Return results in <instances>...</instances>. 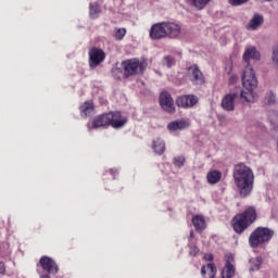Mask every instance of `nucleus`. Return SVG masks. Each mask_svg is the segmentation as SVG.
Instances as JSON below:
<instances>
[{"mask_svg":"<svg viewBox=\"0 0 278 278\" xmlns=\"http://www.w3.org/2000/svg\"><path fill=\"white\" fill-rule=\"evenodd\" d=\"M232 177L235 186L239 189L241 197L247 198L253 190L254 175L253 169L244 163H239L233 166Z\"/></svg>","mask_w":278,"mask_h":278,"instance_id":"obj_1","label":"nucleus"},{"mask_svg":"<svg viewBox=\"0 0 278 278\" xmlns=\"http://www.w3.org/2000/svg\"><path fill=\"white\" fill-rule=\"evenodd\" d=\"M181 26L173 22H162L152 25L150 38L152 40H162V38H179Z\"/></svg>","mask_w":278,"mask_h":278,"instance_id":"obj_2","label":"nucleus"},{"mask_svg":"<svg viewBox=\"0 0 278 278\" xmlns=\"http://www.w3.org/2000/svg\"><path fill=\"white\" fill-rule=\"evenodd\" d=\"M257 220L255 207L247 208L242 214L236 215L232 219V229L236 233H243Z\"/></svg>","mask_w":278,"mask_h":278,"instance_id":"obj_3","label":"nucleus"},{"mask_svg":"<svg viewBox=\"0 0 278 278\" xmlns=\"http://www.w3.org/2000/svg\"><path fill=\"white\" fill-rule=\"evenodd\" d=\"M274 236H275L274 230L266 227H257L250 235L249 244L252 249H257V247H262V244H266V242H270Z\"/></svg>","mask_w":278,"mask_h":278,"instance_id":"obj_4","label":"nucleus"},{"mask_svg":"<svg viewBox=\"0 0 278 278\" xmlns=\"http://www.w3.org/2000/svg\"><path fill=\"white\" fill-rule=\"evenodd\" d=\"M237 99L242 101V103H251L249 93H245L242 89H237L236 91H230L222 99L223 110H226V112H233V110H236L233 101H237Z\"/></svg>","mask_w":278,"mask_h":278,"instance_id":"obj_5","label":"nucleus"},{"mask_svg":"<svg viewBox=\"0 0 278 278\" xmlns=\"http://www.w3.org/2000/svg\"><path fill=\"white\" fill-rule=\"evenodd\" d=\"M242 86L245 88V94L248 98L251 99L253 97V91L257 88V77L255 76V72L253 71L252 66H245L243 74H242Z\"/></svg>","mask_w":278,"mask_h":278,"instance_id":"obj_6","label":"nucleus"},{"mask_svg":"<svg viewBox=\"0 0 278 278\" xmlns=\"http://www.w3.org/2000/svg\"><path fill=\"white\" fill-rule=\"evenodd\" d=\"M114 118H121V112L116 111L99 115L93 119V129H99V127H108V125H112Z\"/></svg>","mask_w":278,"mask_h":278,"instance_id":"obj_7","label":"nucleus"},{"mask_svg":"<svg viewBox=\"0 0 278 278\" xmlns=\"http://www.w3.org/2000/svg\"><path fill=\"white\" fill-rule=\"evenodd\" d=\"M161 108L168 112V114H175V101L168 91H163L159 98Z\"/></svg>","mask_w":278,"mask_h":278,"instance_id":"obj_8","label":"nucleus"},{"mask_svg":"<svg viewBox=\"0 0 278 278\" xmlns=\"http://www.w3.org/2000/svg\"><path fill=\"white\" fill-rule=\"evenodd\" d=\"M242 60L248 64L247 66H251V60L260 62V60H262V54L255 46H247L242 55Z\"/></svg>","mask_w":278,"mask_h":278,"instance_id":"obj_9","label":"nucleus"},{"mask_svg":"<svg viewBox=\"0 0 278 278\" xmlns=\"http://www.w3.org/2000/svg\"><path fill=\"white\" fill-rule=\"evenodd\" d=\"M105 60V52L99 48H92L89 51V66L90 68H97L101 62Z\"/></svg>","mask_w":278,"mask_h":278,"instance_id":"obj_10","label":"nucleus"},{"mask_svg":"<svg viewBox=\"0 0 278 278\" xmlns=\"http://www.w3.org/2000/svg\"><path fill=\"white\" fill-rule=\"evenodd\" d=\"M190 80L194 86H203L205 84V77L203 72L199 68V65H192L189 67Z\"/></svg>","mask_w":278,"mask_h":278,"instance_id":"obj_11","label":"nucleus"},{"mask_svg":"<svg viewBox=\"0 0 278 278\" xmlns=\"http://www.w3.org/2000/svg\"><path fill=\"white\" fill-rule=\"evenodd\" d=\"M39 265L41 266L42 270H46L48 275H58V264L55 261L49 256H42L39 260Z\"/></svg>","mask_w":278,"mask_h":278,"instance_id":"obj_12","label":"nucleus"},{"mask_svg":"<svg viewBox=\"0 0 278 278\" xmlns=\"http://www.w3.org/2000/svg\"><path fill=\"white\" fill-rule=\"evenodd\" d=\"M199 103V98L194 94L181 96L176 99L178 108H194Z\"/></svg>","mask_w":278,"mask_h":278,"instance_id":"obj_13","label":"nucleus"},{"mask_svg":"<svg viewBox=\"0 0 278 278\" xmlns=\"http://www.w3.org/2000/svg\"><path fill=\"white\" fill-rule=\"evenodd\" d=\"M122 66H124V74L126 77H129V75H136V73H138V68H140V61L137 59L124 61Z\"/></svg>","mask_w":278,"mask_h":278,"instance_id":"obj_14","label":"nucleus"},{"mask_svg":"<svg viewBox=\"0 0 278 278\" xmlns=\"http://www.w3.org/2000/svg\"><path fill=\"white\" fill-rule=\"evenodd\" d=\"M188 127H190V124L186 119H176L167 125L169 131H184Z\"/></svg>","mask_w":278,"mask_h":278,"instance_id":"obj_15","label":"nucleus"},{"mask_svg":"<svg viewBox=\"0 0 278 278\" xmlns=\"http://www.w3.org/2000/svg\"><path fill=\"white\" fill-rule=\"evenodd\" d=\"M216 265L214 263H208L203 265L201 268V275L203 278H215L216 277Z\"/></svg>","mask_w":278,"mask_h":278,"instance_id":"obj_16","label":"nucleus"},{"mask_svg":"<svg viewBox=\"0 0 278 278\" xmlns=\"http://www.w3.org/2000/svg\"><path fill=\"white\" fill-rule=\"evenodd\" d=\"M192 225L195 231H203L206 227L205 217L203 215H195L192 217Z\"/></svg>","mask_w":278,"mask_h":278,"instance_id":"obj_17","label":"nucleus"},{"mask_svg":"<svg viewBox=\"0 0 278 278\" xmlns=\"http://www.w3.org/2000/svg\"><path fill=\"white\" fill-rule=\"evenodd\" d=\"M264 23V16L260 14H255L253 18L249 22L247 29H251L252 31H255L260 25H263Z\"/></svg>","mask_w":278,"mask_h":278,"instance_id":"obj_18","label":"nucleus"},{"mask_svg":"<svg viewBox=\"0 0 278 278\" xmlns=\"http://www.w3.org/2000/svg\"><path fill=\"white\" fill-rule=\"evenodd\" d=\"M152 149L157 155H162L166 151V143L161 138L152 141Z\"/></svg>","mask_w":278,"mask_h":278,"instance_id":"obj_19","label":"nucleus"},{"mask_svg":"<svg viewBox=\"0 0 278 278\" xmlns=\"http://www.w3.org/2000/svg\"><path fill=\"white\" fill-rule=\"evenodd\" d=\"M223 177L219 170H211L206 174V179L211 185L218 184Z\"/></svg>","mask_w":278,"mask_h":278,"instance_id":"obj_20","label":"nucleus"},{"mask_svg":"<svg viewBox=\"0 0 278 278\" xmlns=\"http://www.w3.org/2000/svg\"><path fill=\"white\" fill-rule=\"evenodd\" d=\"M264 261L262 260V256L250 258L249 260L250 273H256V270H260V268H262V263Z\"/></svg>","mask_w":278,"mask_h":278,"instance_id":"obj_21","label":"nucleus"},{"mask_svg":"<svg viewBox=\"0 0 278 278\" xmlns=\"http://www.w3.org/2000/svg\"><path fill=\"white\" fill-rule=\"evenodd\" d=\"M80 113L84 114V116H92L94 113V104L92 102L87 101L80 106Z\"/></svg>","mask_w":278,"mask_h":278,"instance_id":"obj_22","label":"nucleus"},{"mask_svg":"<svg viewBox=\"0 0 278 278\" xmlns=\"http://www.w3.org/2000/svg\"><path fill=\"white\" fill-rule=\"evenodd\" d=\"M212 0H189L190 5L195 8V10H205L207 7V3H210Z\"/></svg>","mask_w":278,"mask_h":278,"instance_id":"obj_23","label":"nucleus"},{"mask_svg":"<svg viewBox=\"0 0 278 278\" xmlns=\"http://www.w3.org/2000/svg\"><path fill=\"white\" fill-rule=\"evenodd\" d=\"M275 103H277V98L275 96V93L273 91H268L265 94V98L263 100V105H275Z\"/></svg>","mask_w":278,"mask_h":278,"instance_id":"obj_24","label":"nucleus"},{"mask_svg":"<svg viewBox=\"0 0 278 278\" xmlns=\"http://www.w3.org/2000/svg\"><path fill=\"white\" fill-rule=\"evenodd\" d=\"M89 14L91 18H99V14L101 13V7L97 3H90Z\"/></svg>","mask_w":278,"mask_h":278,"instance_id":"obj_25","label":"nucleus"},{"mask_svg":"<svg viewBox=\"0 0 278 278\" xmlns=\"http://www.w3.org/2000/svg\"><path fill=\"white\" fill-rule=\"evenodd\" d=\"M121 117H114L113 122L111 123V126L114 129H121V127H125V125L127 124V119L125 117L121 118Z\"/></svg>","mask_w":278,"mask_h":278,"instance_id":"obj_26","label":"nucleus"},{"mask_svg":"<svg viewBox=\"0 0 278 278\" xmlns=\"http://www.w3.org/2000/svg\"><path fill=\"white\" fill-rule=\"evenodd\" d=\"M225 269H226V278H233L236 275V267H233V264L231 263H226L225 264Z\"/></svg>","mask_w":278,"mask_h":278,"instance_id":"obj_27","label":"nucleus"},{"mask_svg":"<svg viewBox=\"0 0 278 278\" xmlns=\"http://www.w3.org/2000/svg\"><path fill=\"white\" fill-rule=\"evenodd\" d=\"M126 34H127L126 28H115L114 29V37L116 40H123V38H125Z\"/></svg>","mask_w":278,"mask_h":278,"instance_id":"obj_28","label":"nucleus"},{"mask_svg":"<svg viewBox=\"0 0 278 278\" xmlns=\"http://www.w3.org/2000/svg\"><path fill=\"white\" fill-rule=\"evenodd\" d=\"M163 64L167 66V68H173V66H175L176 64L175 58H173L172 55L164 56Z\"/></svg>","mask_w":278,"mask_h":278,"instance_id":"obj_29","label":"nucleus"},{"mask_svg":"<svg viewBox=\"0 0 278 278\" xmlns=\"http://www.w3.org/2000/svg\"><path fill=\"white\" fill-rule=\"evenodd\" d=\"M271 60L276 66H278V43L273 47Z\"/></svg>","mask_w":278,"mask_h":278,"instance_id":"obj_30","label":"nucleus"},{"mask_svg":"<svg viewBox=\"0 0 278 278\" xmlns=\"http://www.w3.org/2000/svg\"><path fill=\"white\" fill-rule=\"evenodd\" d=\"M186 162V159L184 156H176L174 157V165L177 166L178 168H181Z\"/></svg>","mask_w":278,"mask_h":278,"instance_id":"obj_31","label":"nucleus"},{"mask_svg":"<svg viewBox=\"0 0 278 278\" xmlns=\"http://www.w3.org/2000/svg\"><path fill=\"white\" fill-rule=\"evenodd\" d=\"M228 3L233 7L244 5V3H249V0H228Z\"/></svg>","mask_w":278,"mask_h":278,"instance_id":"obj_32","label":"nucleus"},{"mask_svg":"<svg viewBox=\"0 0 278 278\" xmlns=\"http://www.w3.org/2000/svg\"><path fill=\"white\" fill-rule=\"evenodd\" d=\"M189 254L192 255L193 257H197L199 255V248L195 245L191 247Z\"/></svg>","mask_w":278,"mask_h":278,"instance_id":"obj_33","label":"nucleus"},{"mask_svg":"<svg viewBox=\"0 0 278 278\" xmlns=\"http://www.w3.org/2000/svg\"><path fill=\"white\" fill-rule=\"evenodd\" d=\"M203 260H205V262H213L214 261V254H212V253L204 254Z\"/></svg>","mask_w":278,"mask_h":278,"instance_id":"obj_34","label":"nucleus"},{"mask_svg":"<svg viewBox=\"0 0 278 278\" xmlns=\"http://www.w3.org/2000/svg\"><path fill=\"white\" fill-rule=\"evenodd\" d=\"M233 262V254L229 253L226 255V264H231Z\"/></svg>","mask_w":278,"mask_h":278,"instance_id":"obj_35","label":"nucleus"},{"mask_svg":"<svg viewBox=\"0 0 278 278\" xmlns=\"http://www.w3.org/2000/svg\"><path fill=\"white\" fill-rule=\"evenodd\" d=\"M40 278H51V276H49V274H45V275H41Z\"/></svg>","mask_w":278,"mask_h":278,"instance_id":"obj_36","label":"nucleus"},{"mask_svg":"<svg viewBox=\"0 0 278 278\" xmlns=\"http://www.w3.org/2000/svg\"><path fill=\"white\" fill-rule=\"evenodd\" d=\"M189 238H194V231H190Z\"/></svg>","mask_w":278,"mask_h":278,"instance_id":"obj_37","label":"nucleus"},{"mask_svg":"<svg viewBox=\"0 0 278 278\" xmlns=\"http://www.w3.org/2000/svg\"><path fill=\"white\" fill-rule=\"evenodd\" d=\"M116 173V169H111V174L114 175Z\"/></svg>","mask_w":278,"mask_h":278,"instance_id":"obj_38","label":"nucleus"},{"mask_svg":"<svg viewBox=\"0 0 278 278\" xmlns=\"http://www.w3.org/2000/svg\"><path fill=\"white\" fill-rule=\"evenodd\" d=\"M88 129H89V131H90V129H92V128L90 127V124H88Z\"/></svg>","mask_w":278,"mask_h":278,"instance_id":"obj_39","label":"nucleus"},{"mask_svg":"<svg viewBox=\"0 0 278 278\" xmlns=\"http://www.w3.org/2000/svg\"><path fill=\"white\" fill-rule=\"evenodd\" d=\"M263 1H265V2H270V1H273V0H263Z\"/></svg>","mask_w":278,"mask_h":278,"instance_id":"obj_40","label":"nucleus"}]
</instances>
